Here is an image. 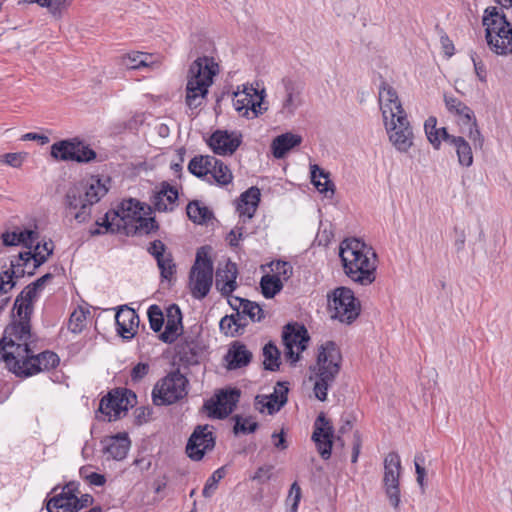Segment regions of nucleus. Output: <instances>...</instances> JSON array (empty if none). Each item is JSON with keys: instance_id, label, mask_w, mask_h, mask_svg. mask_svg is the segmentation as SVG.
Returning a JSON list of instances; mask_svg holds the SVG:
<instances>
[{"instance_id": "f257e3e1", "label": "nucleus", "mask_w": 512, "mask_h": 512, "mask_svg": "<svg viewBox=\"0 0 512 512\" xmlns=\"http://www.w3.org/2000/svg\"><path fill=\"white\" fill-rule=\"evenodd\" d=\"M40 293L28 285L16 298L14 308L20 322L12 327L10 337L0 341V360L17 376L29 377L43 371H49L59 364V357L52 351L35 354L29 317L33 304Z\"/></svg>"}, {"instance_id": "f03ea898", "label": "nucleus", "mask_w": 512, "mask_h": 512, "mask_svg": "<svg viewBox=\"0 0 512 512\" xmlns=\"http://www.w3.org/2000/svg\"><path fill=\"white\" fill-rule=\"evenodd\" d=\"M339 257L345 275L362 286L376 279L377 255L373 248L358 238L344 239L339 246Z\"/></svg>"}, {"instance_id": "7ed1b4c3", "label": "nucleus", "mask_w": 512, "mask_h": 512, "mask_svg": "<svg viewBox=\"0 0 512 512\" xmlns=\"http://www.w3.org/2000/svg\"><path fill=\"white\" fill-rule=\"evenodd\" d=\"M108 188L97 177H91L71 186L65 196L66 211L78 223L87 222L91 216V207L106 195Z\"/></svg>"}, {"instance_id": "20e7f679", "label": "nucleus", "mask_w": 512, "mask_h": 512, "mask_svg": "<svg viewBox=\"0 0 512 512\" xmlns=\"http://www.w3.org/2000/svg\"><path fill=\"white\" fill-rule=\"evenodd\" d=\"M342 356L337 345L332 341L323 343L318 350L317 362L313 368L314 394L320 401L327 399V391L339 374Z\"/></svg>"}, {"instance_id": "39448f33", "label": "nucleus", "mask_w": 512, "mask_h": 512, "mask_svg": "<svg viewBox=\"0 0 512 512\" xmlns=\"http://www.w3.org/2000/svg\"><path fill=\"white\" fill-rule=\"evenodd\" d=\"M219 72V65L212 57H198L191 65L187 76L186 104L191 108L199 107L208 88L213 84V78Z\"/></svg>"}, {"instance_id": "423d86ee", "label": "nucleus", "mask_w": 512, "mask_h": 512, "mask_svg": "<svg viewBox=\"0 0 512 512\" xmlns=\"http://www.w3.org/2000/svg\"><path fill=\"white\" fill-rule=\"evenodd\" d=\"M485 38L491 51L497 55L512 53V27L506 17L494 7L486 9L482 20Z\"/></svg>"}, {"instance_id": "0eeeda50", "label": "nucleus", "mask_w": 512, "mask_h": 512, "mask_svg": "<svg viewBox=\"0 0 512 512\" xmlns=\"http://www.w3.org/2000/svg\"><path fill=\"white\" fill-rule=\"evenodd\" d=\"M150 207L135 199L123 200L114 215L123 222L125 228L134 229L139 234H149L157 229L154 218L147 217Z\"/></svg>"}, {"instance_id": "6e6552de", "label": "nucleus", "mask_w": 512, "mask_h": 512, "mask_svg": "<svg viewBox=\"0 0 512 512\" xmlns=\"http://www.w3.org/2000/svg\"><path fill=\"white\" fill-rule=\"evenodd\" d=\"M213 283V261L206 247H201L189 272L188 287L196 299H203L209 293Z\"/></svg>"}, {"instance_id": "1a4fd4ad", "label": "nucleus", "mask_w": 512, "mask_h": 512, "mask_svg": "<svg viewBox=\"0 0 512 512\" xmlns=\"http://www.w3.org/2000/svg\"><path fill=\"white\" fill-rule=\"evenodd\" d=\"M188 170L198 178L221 186L230 184L233 179L229 167L214 156H195L190 160Z\"/></svg>"}, {"instance_id": "9d476101", "label": "nucleus", "mask_w": 512, "mask_h": 512, "mask_svg": "<svg viewBox=\"0 0 512 512\" xmlns=\"http://www.w3.org/2000/svg\"><path fill=\"white\" fill-rule=\"evenodd\" d=\"M187 379L179 372L169 373L159 380L152 391L155 405H171L187 394Z\"/></svg>"}, {"instance_id": "9b49d317", "label": "nucleus", "mask_w": 512, "mask_h": 512, "mask_svg": "<svg viewBox=\"0 0 512 512\" xmlns=\"http://www.w3.org/2000/svg\"><path fill=\"white\" fill-rule=\"evenodd\" d=\"M265 98V90H259L251 84H243L234 92L233 106L235 110L244 117H257L267 110L262 107Z\"/></svg>"}, {"instance_id": "f8f14e48", "label": "nucleus", "mask_w": 512, "mask_h": 512, "mask_svg": "<svg viewBox=\"0 0 512 512\" xmlns=\"http://www.w3.org/2000/svg\"><path fill=\"white\" fill-rule=\"evenodd\" d=\"M51 156L57 161L90 162L96 158V153L79 138L65 139L51 146Z\"/></svg>"}, {"instance_id": "ddd939ff", "label": "nucleus", "mask_w": 512, "mask_h": 512, "mask_svg": "<svg viewBox=\"0 0 512 512\" xmlns=\"http://www.w3.org/2000/svg\"><path fill=\"white\" fill-rule=\"evenodd\" d=\"M329 307L332 311V318L347 324L354 321L360 312V304L353 291L346 287H339L334 290L333 298L329 301Z\"/></svg>"}, {"instance_id": "4468645a", "label": "nucleus", "mask_w": 512, "mask_h": 512, "mask_svg": "<svg viewBox=\"0 0 512 512\" xmlns=\"http://www.w3.org/2000/svg\"><path fill=\"white\" fill-rule=\"evenodd\" d=\"M283 343L285 346V357L294 365L300 359V353L307 347L309 335L303 325L288 324L283 331Z\"/></svg>"}, {"instance_id": "2eb2a0df", "label": "nucleus", "mask_w": 512, "mask_h": 512, "mask_svg": "<svg viewBox=\"0 0 512 512\" xmlns=\"http://www.w3.org/2000/svg\"><path fill=\"white\" fill-rule=\"evenodd\" d=\"M214 446L213 427L208 424L198 425L188 440L186 453L192 460L199 461L207 452L212 451Z\"/></svg>"}, {"instance_id": "dca6fc26", "label": "nucleus", "mask_w": 512, "mask_h": 512, "mask_svg": "<svg viewBox=\"0 0 512 512\" xmlns=\"http://www.w3.org/2000/svg\"><path fill=\"white\" fill-rule=\"evenodd\" d=\"M389 140L399 152H407L413 145V131L407 116L399 115L393 120L384 121Z\"/></svg>"}, {"instance_id": "f3484780", "label": "nucleus", "mask_w": 512, "mask_h": 512, "mask_svg": "<svg viewBox=\"0 0 512 512\" xmlns=\"http://www.w3.org/2000/svg\"><path fill=\"white\" fill-rule=\"evenodd\" d=\"M283 93L279 103L278 113L284 118H291L296 111L304 104L303 86L292 80H282Z\"/></svg>"}, {"instance_id": "a211bd4d", "label": "nucleus", "mask_w": 512, "mask_h": 512, "mask_svg": "<svg viewBox=\"0 0 512 512\" xmlns=\"http://www.w3.org/2000/svg\"><path fill=\"white\" fill-rule=\"evenodd\" d=\"M400 457L396 452L389 453L384 460V486L390 503L396 508L400 502L399 477Z\"/></svg>"}, {"instance_id": "6ab92c4d", "label": "nucleus", "mask_w": 512, "mask_h": 512, "mask_svg": "<svg viewBox=\"0 0 512 512\" xmlns=\"http://www.w3.org/2000/svg\"><path fill=\"white\" fill-rule=\"evenodd\" d=\"M242 143V134L239 131L217 129L214 131L207 144L210 149L220 156L233 155Z\"/></svg>"}, {"instance_id": "aec40b11", "label": "nucleus", "mask_w": 512, "mask_h": 512, "mask_svg": "<svg viewBox=\"0 0 512 512\" xmlns=\"http://www.w3.org/2000/svg\"><path fill=\"white\" fill-rule=\"evenodd\" d=\"M33 251H25L19 253L18 259L14 262L13 266H23L27 270L28 274H33V271L42 265L53 252V242L46 241L43 244L38 242V239L32 246Z\"/></svg>"}, {"instance_id": "412c9836", "label": "nucleus", "mask_w": 512, "mask_h": 512, "mask_svg": "<svg viewBox=\"0 0 512 512\" xmlns=\"http://www.w3.org/2000/svg\"><path fill=\"white\" fill-rule=\"evenodd\" d=\"M379 104L384 121L407 116L396 90L392 85L383 81L379 87Z\"/></svg>"}, {"instance_id": "4be33fe9", "label": "nucleus", "mask_w": 512, "mask_h": 512, "mask_svg": "<svg viewBox=\"0 0 512 512\" xmlns=\"http://www.w3.org/2000/svg\"><path fill=\"white\" fill-rule=\"evenodd\" d=\"M78 487L74 482L66 484L61 493L51 497L46 503L48 512H78Z\"/></svg>"}, {"instance_id": "5701e85b", "label": "nucleus", "mask_w": 512, "mask_h": 512, "mask_svg": "<svg viewBox=\"0 0 512 512\" xmlns=\"http://www.w3.org/2000/svg\"><path fill=\"white\" fill-rule=\"evenodd\" d=\"M333 426L323 413H320L314 423L312 440L315 442L318 452L323 459L331 456L333 445Z\"/></svg>"}, {"instance_id": "b1692460", "label": "nucleus", "mask_w": 512, "mask_h": 512, "mask_svg": "<svg viewBox=\"0 0 512 512\" xmlns=\"http://www.w3.org/2000/svg\"><path fill=\"white\" fill-rule=\"evenodd\" d=\"M240 392L236 389L222 391L216 396V401L210 400L204 404L208 415L213 418L223 419L232 413L239 401Z\"/></svg>"}, {"instance_id": "393cba45", "label": "nucleus", "mask_w": 512, "mask_h": 512, "mask_svg": "<svg viewBox=\"0 0 512 512\" xmlns=\"http://www.w3.org/2000/svg\"><path fill=\"white\" fill-rule=\"evenodd\" d=\"M228 304L237 316L244 320L245 326L248 325V320L261 322L265 318V311L256 302L237 296H229Z\"/></svg>"}, {"instance_id": "a878e982", "label": "nucleus", "mask_w": 512, "mask_h": 512, "mask_svg": "<svg viewBox=\"0 0 512 512\" xmlns=\"http://www.w3.org/2000/svg\"><path fill=\"white\" fill-rule=\"evenodd\" d=\"M287 393L288 388L282 383H277L272 394L259 395L256 397L257 408L260 412L267 410L268 414L272 415L285 405L287 402Z\"/></svg>"}, {"instance_id": "bb28decb", "label": "nucleus", "mask_w": 512, "mask_h": 512, "mask_svg": "<svg viewBox=\"0 0 512 512\" xmlns=\"http://www.w3.org/2000/svg\"><path fill=\"white\" fill-rule=\"evenodd\" d=\"M117 331L125 339L135 336L139 326V316L128 306H122L115 315Z\"/></svg>"}, {"instance_id": "cd10ccee", "label": "nucleus", "mask_w": 512, "mask_h": 512, "mask_svg": "<svg viewBox=\"0 0 512 512\" xmlns=\"http://www.w3.org/2000/svg\"><path fill=\"white\" fill-rule=\"evenodd\" d=\"M161 62L162 58L160 56L140 51H133L121 57V64L131 70L142 68L157 69L160 67Z\"/></svg>"}, {"instance_id": "c85d7f7f", "label": "nucleus", "mask_w": 512, "mask_h": 512, "mask_svg": "<svg viewBox=\"0 0 512 512\" xmlns=\"http://www.w3.org/2000/svg\"><path fill=\"white\" fill-rule=\"evenodd\" d=\"M182 313L180 308L173 304L166 310L165 330L160 334L159 338L164 343H173L182 331Z\"/></svg>"}, {"instance_id": "c756f323", "label": "nucleus", "mask_w": 512, "mask_h": 512, "mask_svg": "<svg viewBox=\"0 0 512 512\" xmlns=\"http://www.w3.org/2000/svg\"><path fill=\"white\" fill-rule=\"evenodd\" d=\"M238 270L235 263L227 262L223 269H218L216 273V288L221 295L233 296L232 292L237 288Z\"/></svg>"}, {"instance_id": "7c9ffc66", "label": "nucleus", "mask_w": 512, "mask_h": 512, "mask_svg": "<svg viewBox=\"0 0 512 512\" xmlns=\"http://www.w3.org/2000/svg\"><path fill=\"white\" fill-rule=\"evenodd\" d=\"M178 191L169 184H164L152 197V204L158 212H171L177 205Z\"/></svg>"}, {"instance_id": "2f4dec72", "label": "nucleus", "mask_w": 512, "mask_h": 512, "mask_svg": "<svg viewBox=\"0 0 512 512\" xmlns=\"http://www.w3.org/2000/svg\"><path fill=\"white\" fill-rule=\"evenodd\" d=\"M103 443L105 453L115 460L124 459L130 448V440L126 433L108 437Z\"/></svg>"}, {"instance_id": "473e14b6", "label": "nucleus", "mask_w": 512, "mask_h": 512, "mask_svg": "<svg viewBox=\"0 0 512 512\" xmlns=\"http://www.w3.org/2000/svg\"><path fill=\"white\" fill-rule=\"evenodd\" d=\"M444 102L447 110L457 118L459 125L463 126L471 123V120L475 118L472 109L458 98L444 94Z\"/></svg>"}, {"instance_id": "72a5a7b5", "label": "nucleus", "mask_w": 512, "mask_h": 512, "mask_svg": "<svg viewBox=\"0 0 512 512\" xmlns=\"http://www.w3.org/2000/svg\"><path fill=\"white\" fill-rule=\"evenodd\" d=\"M260 196L261 193L257 187H250L247 191L242 193L237 205L239 215L251 219L257 210Z\"/></svg>"}, {"instance_id": "f704fd0d", "label": "nucleus", "mask_w": 512, "mask_h": 512, "mask_svg": "<svg viewBox=\"0 0 512 512\" xmlns=\"http://www.w3.org/2000/svg\"><path fill=\"white\" fill-rule=\"evenodd\" d=\"M225 359L227 361L228 369L234 370L247 366L252 359V353L246 348L244 344L235 342L229 348Z\"/></svg>"}, {"instance_id": "c9c22d12", "label": "nucleus", "mask_w": 512, "mask_h": 512, "mask_svg": "<svg viewBox=\"0 0 512 512\" xmlns=\"http://www.w3.org/2000/svg\"><path fill=\"white\" fill-rule=\"evenodd\" d=\"M302 137L298 134L287 132L277 136L271 144L273 156L277 159L283 158L291 149L300 145Z\"/></svg>"}, {"instance_id": "e433bc0d", "label": "nucleus", "mask_w": 512, "mask_h": 512, "mask_svg": "<svg viewBox=\"0 0 512 512\" xmlns=\"http://www.w3.org/2000/svg\"><path fill=\"white\" fill-rule=\"evenodd\" d=\"M424 130L428 141L437 150L440 148L442 141L450 143L451 138L454 137L447 132L445 127L437 128V119L432 116L425 121Z\"/></svg>"}, {"instance_id": "4c0bfd02", "label": "nucleus", "mask_w": 512, "mask_h": 512, "mask_svg": "<svg viewBox=\"0 0 512 512\" xmlns=\"http://www.w3.org/2000/svg\"><path fill=\"white\" fill-rule=\"evenodd\" d=\"M39 235L36 231L25 229L22 231L6 232L2 234V240L6 246H15L23 244L25 247L31 249Z\"/></svg>"}, {"instance_id": "58836bf2", "label": "nucleus", "mask_w": 512, "mask_h": 512, "mask_svg": "<svg viewBox=\"0 0 512 512\" xmlns=\"http://www.w3.org/2000/svg\"><path fill=\"white\" fill-rule=\"evenodd\" d=\"M127 410V403H123V399L118 396L109 394L107 398L100 401L99 411L107 417L108 421L115 420Z\"/></svg>"}, {"instance_id": "ea45409f", "label": "nucleus", "mask_w": 512, "mask_h": 512, "mask_svg": "<svg viewBox=\"0 0 512 512\" xmlns=\"http://www.w3.org/2000/svg\"><path fill=\"white\" fill-rule=\"evenodd\" d=\"M311 181L321 194L327 198H332L334 195V184L329 179L328 173L317 165L311 166Z\"/></svg>"}, {"instance_id": "a19ab883", "label": "nucleus", "mask_w": 512, "mask_h": 512, "mask_svg": "<svg viewBox=\"0 0 512 512\" xmlns=\"http://www.w3.org/2000/svg\"><path fill=\"white\" fill-rule=\"evenodd\" d=\"M455 147L460 165L470 167L473 164V153L470 144L460 136L451 138L450 143Z\"/></svg>"}, {"instance_id": "79ce46f5", "label": "nucleus", "mask_w": 512, "mask_h": 512, "mask_svg": "<svg viewBox=\"0 0 512 512\" xmlns=\"http://www.w3.org/2000/svg\"><path fill=\"white\" fill-rule=\"evenodd\" d=\"M220 330L227 336H236L242 334L245 329L244 320L237 314L224 316L219 323Z\"/></svg>"}, {"instance_id": "37998d69", "label": "nucleus", "mask_w": 512, "mask_h": 512, "mask_svg": "<svg viewBox=\"0 0 512 512\" xmlns=\"http://www.w3.org/2000/svg\"><path fill=\"white\" fill-rule=\"evenodd\" d=\"M187 215L191 221L197 224H203L211 219V210L200 201H191L186 208Z\"/></svg>"}, {"instance_id": "c03bdc74", "label": "nucleus", "mask_w": 512, "mask_h": 512, "mask_svg": "<svg viewBox=\"0 0 512 512\" xmlns=\"http://www.w3.org/2000/svg\"><path fill=\"white\" fill-rule=\"evenodd\" d=\"M260 285L265 298H273L283 288V283L272 275L263 276Z\"/></svg>"}, {"instance_id": "a18cd8bd", "label": "nucleus", "mask_w": 512, "mask_h": 512, "mask_svg": "<svg viewBox=\"0 0 512 512\" xmlns=\"http://www.w3.org/2000/svg\"><path fill=\"white\" fill-rule=\"evenodd\" d=\"M279 350L271 342L267 343L263 348L264 367L267 370L275 371L279 368Z\"/></svg>"}, {"instance_id": "49530a36", "label": "nucleus", "mask_w": 512, "mask_h": 512, "mask_svg": "<svg viewBox=\"0 0 512 512\" xmlns=\"http://www.w3.org/2000/svg\"><path fill=\"white\" fill-rule=\"evenodd\" d=\"M12 266V269L10 271L5 272V277H0V295L8 293L15 285V282L13 281V277H19L20 275H23L27 273V270L23 266Z\"/></svg>"}, {"instance_id": "de8ad7c7", "label": "nucleus", "mask_w": 512, "mask_h": 512, "mask_svg": "<svg viewBox=\"0 0 512 512\" xmlns=\"http://www.w3.org/2000/svg\"><path fill=\"white\" fill-rule=\"evenodd\" d=\"M89 311L82 307H77L70 315L68 328L73 333H80L86 326L87 315Z\"/></svg>"}, {"instance_id": "09e8293b", "label": "nucleus", "mask_w": 512, "mask_h": 512, "mask_svg": "<svg viewBox=\"0 0 512 512\" xmlns=\"http://www.w3.org/2000/svg\"><path fill=\"white\" fill-rule=\"evenodd\" d=\"M157 266L160 270L161 277L165 280L171 281L176 272V265L173 261L171 253L156 260Z\"/></svg>"}, {"instance_id": "8fccbe9b", "label": "nucleus", "mask_w": 512, "mask_h": 512, "mask_svg": "<svg viewBox=\"0 0 512 512\" xmlns=\"http://www.w3.org/2000/svg\"><path fill=\"white\" fill-rule=\"evenodd\" d=\"M302 497V492L297 482L292 483L287 498L286 512H298V506Z\"/></svg>"}, {"instance_id": "3c124183", "label": "nucleus", "mask_w": 512, "mask_h": 512, "mask_svg": "<svg viewBox=\"0 0 512 512\" xmlns=\"http://www.w3.org/2000/svg\"><path fill=\"white\" fill-rule=\"evenodd\" d=\"M225 469L224 467L215 470L212 475L208 478L203 488L202 494L205 498L211 497L217 489L219 481L224 478Z\"/></svg>"}, {"instance_id": "603ef678", "label": "nucleus", "mask_w": 512, "mask_h": 512, "mask_svg": "<svg viewBox=\"0 0 512 512\" xmlns=\"http://www.w3.org/2000/svg\"><path fill=\"white\" fill-rule=\"evenodd\" d=\"M272 276L277 277L282 283L292 275V266L286 261H276L271 264Z\"/></svg>"}, {"instance_id": "864d4df0", "label": "nucleus", "mask_w": 512, "mask_h": 512, "mask_svg": "<svg viewBox=\"0 0 512 512\" xmlns=\"http://www.w3.org/2000/svg\"><path fill=\"white\" fill-rule=\"evenodd\" d=\"M147 314L151 329L154 332H159L164 324V316L161 309L157 305H152L149 307Z\"/></svg>"}, {"instance_id": "5fc2aeb1", "label": "nucleus", "mask_w": 512, "mask_h": 512, "mask_svg": "<svg viewBox=\"0 0 512 512\" xmlns=\"http://www.w3.org/2000/svg\"><path fill=\"white\" fill-rule=\"evenodd\" d=\"M468 128L467 136L473 142L475 148L482 149L484 138L478 129L476 118L471 120V123L465 125Z\"/></svg>"}, {"instance_id": "6e6d98bb", "label": "nucleus", "mask_w": 512, "mask_h": 512, "mask_svg": "<svg viewBox=\"0 0 512 512\" xmlns=\"http://www.w3.org/2000/svg\"><path fill=\"white\" fill-rule=\"evenodd\" d=\"M257 422L252 420L251 418H243L241 416H235V426L234 431L235 433L242 432L244 434L246 433H252L257 429Z\"/></svg>"}, {"instance_id": "4d7b16f0", "label": "nucleus", "mask_w": 512, "mask_h": 512, "mask_svg": "<svg viewBox=\"0 0 512 512\" xmlns=\"http://www.w3.org/2000/svg\"><path fill=\"white\" fill-rule=\"evenodd\" d=\"M26 152L6 153L1 157V162L14 168L22 166L27 158Z\"/></svg>"}, {"instance_id": "13d9d810", "label": "nucleus", "mask_w": 512, "mask_h": 512, "mask_svg": "<svg viewBox=\"0 0 512 512\" xmlns=\"http://www.w3.org/2000/svg\"><path fill=\"white\" fill-rule=\"evenodd\" d=\"M80 475L90 484L94 486H103L106 482V478L104 475L96 473V472H89L87 468H82L80 470Z\"/></svg>"}, {"instance_id": "bf43d9fd", "label": "nucleus", "mask_w": 512, "mask_h": 512, "mask_svg": "<svg viewBox=\"0 0 512 512\" xmlns=\"http://www.w3.org/2000/svg\"><path fill=\"white\" fill-rule=\"evenodd\" d=\"M423 463H424V456L422 454H417L414 458V465H415V470H416V474H417V482L422 488L424 487V478L426 475V470L422 466Z\"/></svg>"}, {"instance_id": "052dcab7", "label": "nucleus", "mask_w": 512, "mask_h": 512, "mask_svg": "<svg viewBox=\"0 0 512 512\" xmlns=\"http://www.w3.org/2000/svg\"><path fill=\"white\" fill-rule=\"evenodd\" d=\"M272 470V465H264L259 467L253 476V480H257L262 483L270 480L272 477Z\"/></svg>"}, {"instance_id": "680f3d73", "label": "nucleus", "mask_w": 512, "mask_h": 512, "mask_svg": "<svg viewBox=\"0 0 512 512\" xmlns=\"http://www.w3.org/2000/svg\"><path fill=\"white\" fill-rule=\"evenodd\" d=\"M149 371V365L147 363H138L131 372V379L134 382L142 380Z\"/></svg>"}, {"instance_id": "e2e57ef3", "label": "nucleus", "mask_w": 512, "mask_h": 512, "mask_svg": "<svg viewBox=\"0 0 512 512\" xmlns=\"http://www.w3.org/2000/svg\"><path fill=\"white\" fill-rule=\"evenodd\" d=\"M148 252L154 256L156 260L168 254L165 245L160 240L153 241L148 248Z\"/></svg>"}, {"instance_id": "0e129e2a", "label": "nucleus", "mask_w": 512, "mask_h": 512, "mask_svg": "<svg viewBox=\"0 0 512 512\" xmlns=\"http://www.w3.org/2000/svg\"><path fill=\"white\" fill-rule=\"evenodd\" d=\"M352 457L351 461L352 463H356L360 454L361 446H362V439L361 435L358 431L354 432L353 434V442H352Z\"/></svg>"}, {"instance_id": "69168bd1", "label": "nucleus", "mask_w": 512, "mask_h": 512, "mask_svg": "<svg viewBox=\"0 0 512 512\" xmlns=\"http://www.w3.org/2000/svg\"><path fill=\"white\" fill-rule=\"evenodd\" d=\"M271 438H272L273 445L275 448H277L279 450H285L288 447L283 432L273 433Z\"/></svg>"}, {"instance_id": "338daca9", "label": "nucleus", "mask_w": 512, "mask_h": 512, "mask_svg": "<svg viewBox=\"0 0 512 512\" xmlns=\"http://www.w3.org/2000/svg\"><path fill=\"white\" fill-rule=\"evenodd\" d=\"M21 139L24 141H28V140L39 141L40 144H42V145H45L49 142L48 136L42 135V134H37V133H32V132L24 134Z\"/></svg>"}, {"instance_id": "774afa93", "label": "nucleus", "mask_w": 512, "mask_h": 512, "mask_svg": "<svg viewBox=\"0 0 512 512\" xmlns=\"http://www.w3.org/2000/svg\"><path fill=\"white\" fill-rule=\"evenodd\" d=\"M471 58H472V61L474 64V69H475V72H476L478 78L481 81H484L485 77H486V69H485L484 64L481 61H478L477 58L473 55Z\"/></svg>"}]
</instances>
